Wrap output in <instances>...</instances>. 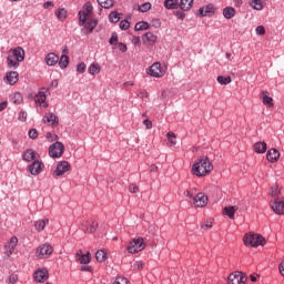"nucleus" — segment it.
Segmentation results:
<instances>
[{
    "label": "nucleus",
    "instance_id": "21",
    "mask_svg": "<svg viewBox=\"0 0 284 284\" xmlns=\"http://www.w3.org/2000/svg\"><path fill=\"white\" fill-rule=\"evenodd\" d=\"M281 158V153L276 149H271L266 153V159L270 161V163H276L278 159Z\"/></svg>",
    "mask_w": 284,
    "mask_h": 284
},
{
    "label": "nucleus",
    "instance_id": "7",
    "mask_svg": "<svg viewBox=\"0 0 284 284\" xmlns=\"http://www.w3.org/2000/svg\"><path fill=\"white\" fill-rule=\"evenodd\" d=\"M98 227L99 223L94 220H82L80 222V229L83 230L85 234H94Z\"/></svg>",
    "mask_w": 284,
    "mask_h": 284
},
{
    "label": "nucleus",
    "instance_id": "42",
    "mask_svg": "<svg viewBox=\"0 0 284 284\" xmlns=\"http://www.w3.org/2000/svg\"><path fill=\"white\" fill-rule=\"evenodd\" d=\"M270 194L273 199H280L278 196L281 195V189H278V186L275 185L271 189Z\"/></svg>",
    "mask_w": 284,
    "mask_h": 284
},
{
    "label": "nucleus",
    "instance_id": "63",
    "mask_svg": "<svg viewBox=\"0 0 284 284\" xmlns=\"http://www.w3.org/2000/svg\"><path fill=\"white\" fill-rule=\"evenodd\" d=\"M8 108V102H1L0 103V112H3Z\"/></svg>",
    "mask_w": 284,
    "mask_h": 284
},
{
    "label": "nucleus",
    "instance_id": "24",
    "mask_svg": "<svg viewBox=\"0 0 284 284\" xmlns=\"http://www.w3.org/2000/svg\"><path fill=\"white\" fill-rule=\"evenodd\" d=\"M17 243H19V239H17V236L11 237L9 245L7 246V256L13 254Z\"/></svg>",
    "mask_w": 284,
    "mask_h": 284
},
{
    "label": "nucleus",
    "instance_id": "4",
    "mask_svg": "<svg viewBox=\"0 0 284 284\" xmlns=\"http://www.w3.org/2000/svg\"><path fill=\"white\" fill-rule=\"evenodd\" d=\"M244 245H251L252 247H258V245H265V237L256 233H247L244 235Z\"/></svg>",
    "mask_w": 284,
    "mask_h": 284
},
{
    "label": "nucleus",
    "instance_id": "51",
    "mask_svg": "<svg viewBox=\"0 0 284 284\" xmlns=\"http://www.w3.org/2000/svg\"><path fill=\"white\" fill-rule=\"evenodd\" d=\"M47 139L48 141L52 142V141H59V135L57 134H52V133H47Z\"/></svg>",
    "mask_w": 284,
    "mask_h": 284
},
{
    "label": "nucleus",
    "instance_id": "18",
    "mask_svg": "<svg viewBox=\"0 0 284 284\" xmlns=\"http://www.w3.org/2000/svg\"><path fill=\"white\" fill-rule=\"evenodd\" d=\"M43 123H45L47 125H53L57 126L59 125V118H57V115H54V113H47L43 116Z\"/></svg>",
    "mask_w": 284,
    "mask_h": 284
},
{
    "label": "nucleus",
    "instance_id": "39",
    "mask_svg": "<svg viewBox=\"0 0 284 284\" xmlns=\"http://www.w3.org/2000/svg\"><path fill=\"white\" fill-rule=\"evenodd\" d=\"M109 20L111 23H119L121 21V13L113 11L109 14Z\"/></svg>",
    "mask_w": 284,
    "mask_h": 284
},
{
    "label": "nucleus",
    "instance_id": "44",
    "mask_svg": "<svg viewBox=\"0 0 284 284\" xmlns=\"http://www.w3.org/2000/svg\"><path fill=\"white\" fill-rule=\"evenodd\" d=\"M150 10H152V3L150 2H144L139 7V12H148Z\"/></svg>",
    "mask_w": 284,
    "mask_h": 284
},
{
    "label": "nucleus",
    "instance_id": "3",
    "mask_svg": "<svg viewBox=\"0 0 284 284\" xmlns=\"http://www.w3.org/2000/svg\"><path fill=\"white\" fill-rule=\"evenodd\" d=\"M26 59V51L21 47H17L16 49L9 51L7 58L8 68H17L21 61Z\"/></svg>",
    "mask_w": 284,
    "mask_h": 284
},
{
    "label": "nucleus",
    "instance_id": "37",
    "mask_svg": "<svg viewBox=\"0 0 284 284\" xmlns=\"http://www.w3.org/2000/svg\"><path fill=\"white\" fill-rule=\"evenodd\" d=\"M105 258H108V254L105 253V251L100 250L95 253V260L98 261V263H103Z\"/></svg>",
    "mask_w": 284,
    "mask_h": 284
},
{
    "label": "nucleus",
    "instance_id": "46",
    "mask_svg": "<svg viewBox=\"0 0 284 284\" xmlns=\"http://www.w3.org/2000/svg\"><path fill=\"white\" fill-rule=\"evenodd\" d=\"M212 226H213L212 220H206L201 225L202 230H212Z\"/></svg>",
    "mask_w": 284,
    "mask_h": 284
},
{
    "label": "nucleus",
    "instance_id": "41",
    "mask_svg": "<svg viewBox=\"0 0 284 284\" xmlns=\"http://www.w3.org/2000/svg\"><path fill=\"white\" fill-rule=\"evenodd\" d=\"M166 136L169 139L171 148H174V145H176V134L174 132H169Z\"/></svg>",
    "mask_w": 284,
    "mask_h": 284
},
{
    "label": "nucleus",
    "instance_id": "25",
    "mask_svg": "<svg viewBox=\"0 0 284 284\" xmlns=\"http://www.w3.org/2000/svg\"><path fill=\"white\" fill-rule=\"evenodd\" d=\"M158 37L152 32H146L142 36L143 43H156Z\"/></svg>",
    "mask_w": 284,
    "mask_h": 284
},
{
    "label": "nucleus",
    "instance_id": "36",
    "mask_svg": "<svg viewBox=\"0 0 284 284\" xmlns=\"http://www.w3.org/2000/svg\"><path fill=\"white\" fill-rule=\"evenodd\" d=\"M59 61V65L60 68L64 69L68 68V65L70 64V57L62 54Z\"/></svg>",
    "mask_w": 284,
    "mask_h": 284
},
{
    "label": "nucleus",
    "instance_id": "48",
    "mask_svg": "<svg viewBox=\"0 0 284 284\" xmlns=\"http://www.w3.org/2000/svg\"><path fill=\"white\" fill-rule=\"evenodd\" d=\"M113 284H130V281L125 277H116V280L113 282Z\"/></svg>",
    "mask_w": 284,
    "mask_h": 284
},
{
    "label": "nucleus",
    "instance_id": "31",
    "mask_svg": "<svg viewBox=\"0 0 284 284\" xmlns=\"http://www.w3.org/2000/svg\"><path fill=\"white\" fill-rule=\"evenodd\" d=\"M89 74L97 77L101 72V65L99 63H92L88 69Z\"/></svg>",
    "mask_w": 284,
    "mask_h": 284
},
{
    "label": "nucleus",
    "instance_id": "53",
    "mask_svg": "<svg viewBox=\"0 0 284 284\" xmlns=\"http://www.w3.org/2000/svg\"><path fill=\"white\" fill-rule=\"evenodd\" d=\"M87 65L82 62L77 65V71L80 72V74H83L85 72Z\"/></svg>",
    "mask_w": 284,
    "mask_h": 284
},
{
    "label": "nucleus",
    "instance_id": "20",
    "mask_svg": "<svg viewBox=\"0 0 284 284\" xmlns=\"http://www.w3.org/2000/svg\"><path fill=\"white\" fill-rule=\"evenodd\" d=\"M22 159L23 161H27V163H30V161H37V159H39V153L34 152L32 149H29L23 153Z\"/></svg>",
    "mask_w": 284,
    "mask_h": 284
},
{
    "label": "nucleus",
    "instance_id": "57",
    "mask_svg": "<svg viewBox=\"0 0 284 284\" xmlns=\"http://www.w3.org/2000/svg\"><path fill=\"white\" fill-rule=\"evenodd\" d=\"M19 121H26L28 119V113L26 111H21L18 115Z\"/></svg>",
    "mask_w": 284,
    "mask_h": 284
},
{
    "label": "nucleus",
    "instance_id": "62",
    "mask_svg": "<svg viewBox=\"0 0 284 284\" xmlns=\"http://www.w3.org/2000/svg\"><path fill=\"white\" fill-rule=\"evenodd\" d=\"M278 270H280L281 276H284V260L281 262Z\"/></svg>",
    "mask_w": 284,
    "mask_h": 284
},
{
    "label": "nucleus",
    "instance_id": "52",
    "mask_svg": "<svg viewBox=\"0 0 284 284\" xmlns=\"http://www.w3.org/2000/svg\"><path fill=\"white\" fill-rule=\"evenodd\" d=\"M143 267H145V263H143V261H138L134 263V270H143Z\"/></svg>",
    "mask_w": 284,
    "mask_h": 284
},
{
    "label": "nucleus",
    "instance_id": "11",
    "mask_svg": "<svg viewBox=\"0 0 284 284\" xmlns=\"http://www.w3.org/2000/svg\"><path fill=\"white\" fill-rule=\"evenodd\" d=\"M48 92V90L45 89H41L38 94H36L34 97V103L37 105H40L41 108H48V95H45V93Z\"/></svg>",
    "mask_w": 284,
    "mask_h": 284
},
{
    "label": "nucleus",
    "instance_id": "47",
    "mask_svg": "<svg viewBox=\"0 0 284 284\" xmlns=\"http://www.w3.org/2000/svg\"><path fill=\"white\" fill-rule=\"evenodd\" d=\"M109 43L110 45H116V43H119V36L116 33H112Z\"/></svg>",
    "mask_w": 284,
    "mask_h": 284
},
{
    "label": "nucleus",
    "instance_id": "60",
    "mask_svg": "<svg viewBox=\"0 0 284 284\" xmlns=\"http://www.w3.org/2000/svg\"><path fill=\"white\" fill-rule=\"evenodd\" d=\"M132 43H133V45H141V38L133 37L132 38Z\"/></svg>",
    "mask_w": 284,
    "mask_h": 284
},
{
    "label": "nucleus",
    "instance_id": "26",
    "mask_svg": "<svg viewBox=\"0 0 284 284\" xmlns=\"http://www.w3.org/2000/svg\"><path fill=\"white\" fill-rule=\"evenodd\" d=\"M47 65H57L59 63V55L55 53H48L45 57Z\"/></svg>",
    "mask_w": 284,
    "mask_h": 284
},
{
    "label": "nucleus",
    "instance_id": "35",
    "mask_svg": "<svg viewBox=\"0 0 284 284\" xmlns=\"http://www.w3.org/2000/svg\"><path fill=\"white\" fill-rule=\"evenodd\" d=\"M11 101L14 105H21V103H23V95L20 92H17L11 98Z\"/></svg>",
    "mask_w": 284,
    "mask_h": 284
},
{
    "label": "nucleus",
    "instance_id": "10",
    "mask_svg": "<svg viewBox=\"0 0 284 284\" xmlns=\"http://www.w3.org/2000/svg\"><path fill=\"white\" fill-rule=\"evenodd\" d=\"M216 12V7L214 4L210 3L202 8H200L196 12L197 17H212Z\"/></svg>",
    "mask_w": 284,
    "mask_h": 284
},
{
    "label": "nucleus",
    "instance_id": "49",
    "mask_svg": "<svg viewBox=\"0 0 284 284\" xmlns=\"http://www.w3.org/2000/svg\"><path fill=\"white\" fill-rule=\"evenodd\" d=\"M130 28V22L128 20H122L120 22V29L121 30H128Z\"/></svg>",
    "mask_w": 284,
    "mask_h": 284
},
{
    "label": "nucleus",
    "instance_id": "45",
    "mask_svg": "<svg viewBox=\"0 0 284 284\" xmlns=\"http://www.w3.org/2000/svg\"><path fill=\"white\" fill-rule=\"evenodd\" d=\"M251 6L254 10H263V3H261V0H253Z\"/></svg>",
    "mask_w": 284,
    "mask_h": 284
},
{
    "label": "nucleus",
    "instance_id": "13",
    "mask_svg": "<svg viewBox=\"0 0 284 284\" xmlns=\"http://www.w3.org/2000/svg\"><path fill=\"white\" fill-rule=\"evenodd\" d=\"M271 207L275 214H284V197H277L271 201Z\"/></svg>",
    "mask_w": 284,
    "mask_h": 284
},
{
    "label": "nucleus",
    "instance_id": "8",
    "mask_svg": "<svg viewBox=\"0 0 284 284\" xmlns=\"http://www.w3.org/2000/svg\"><path fill=\"white\" fill-rule=\"evenodd\" d=\"M63 152H65V146L61 142H55L49 148V155L52 159H60V156H63Z\"/></svg>",
    "mask_w": 284,
    "mask_h": 284
},
{
    "label": "nucleus",
    "instance_id": "1",
    "mask_svg": "<svg viewBox=\"0 0 284 284\" xmlns=\"http://www.w3.org/2000/svg\"><path fill=\"white\" fill-rule=\"evenodd\" d=\"M94 7L92 3L87 2L82 10L79 11V26H83L84 30H88L90 33L94 32L99 21L94 19L93 14Z\"/></svg>",
    "mask_w": 284,
    "mask_h": 284
},
{
    "label": "nucleus",
    "instance_id": "33",
    "mask_svg": "<svg viewBox=\"0 0 284 284\" xmlns=\"http://www.w3.org/2000/svg\"><path fill=\"white\" fill-rule=\"evenodd\" d=\"M192 3H194V0H181L180 1V8L184 12H187V10L192 9Z\"/></svg>",
    "mask_w": 284,
    "mask_h": 284
},
{
    "label": "nucleus",
    "instance_id": "29",
    "mask_svg": "<svg viewBox=\"0 0 284 284\" xmlns=\"http://www.w3.org/2000/svg\"><path fill=\"white\" fill-rule=\"evenodd\" d=\"M237 210H239V207H236V206H226L223 210V214L225 216H229V219H234V214H236Z\"/></svg>",
    "mask_w": 284,
    "mask_h": 284
},
{
    "label": "nucleus",
    "instance_id": "56",
    "mask_svg": "<svg viewBox=\"0 0 284 284\" xmlns=\"http://www.w3.org/2000/svg\"><path fill=\"white\" fill-rule=\"evenodd\" d=\"M37 136H39V133L37 132L36 129L29 130V138L30 139H37Z\"/></svg>",
    "mask_w": 284,
    "mask_h": 284
},
{
    "label": "nucleus",
    "instance_id": "32",
    "mask_svg": "<svg viewBox=\"0 0 284 284\" xmlns=\"http://www.w3.org/2000/svg\"><path fill=\"white\" fill-rule=\"evenodd\" d=\"M164 8L166 10H176L179 8V0H165Z\"/></svg>",
    "mask_w": 284,
    "mask_h": 284
},
{
    "label": "nucleus",
    "instance_id": "28",
    "mask_svg": "<svg viewBox=\"0 0 284 284\" xmlns=\"http://www.w3.org/2000/svg\"><path fill=\"white\" fill-rule=\"evenodd\" d=\"M50 223V220L45 219V220H38L34 223V229L37 230V232H43V230H45V225Z\"/></svg>",
    "mask_w": 284,
    "mask_h": 284
},
{
    "label": "nucleus",
    "instance_id": "14",
    "mask_svg": "<svg viewBox=\"0 0 284 284\" xmlns=\"http://www.w3.org/2000/svg\"><path fill=\"white\" fill-rule=\"evenodd\" d=\"M43 168H44L43 162L39 160H34V162L29 165V172L30 174H32V176H37L41 174V172H43Z\"/></svg>",
    "mask_w": 284,
    "mask_h": 284
},
{
    "label": "nucleus",
    "instance_id": "17",
    "mask_svg": "<svg viewBox=\"0 0 284 284\" xmlns=\"http://www.w3.org/2000/svg\"><path fill=\"white\" fill-rule=\"evenodd\" d=\"M48 270L45 268H39L34 272L33 277L37 283H43L44 281H48Z\"/></svg>",
    "mask_w": 284,
    "mask_h": 284
},
{
    "label": "nucleus",
    "instance_id": "6",
    "mask_svg": "<svg viewBox=\"0 0 284 284\" xmlns=\"http://www.w3.org/2000/svg\"><path fill=\"white\" fill-rule=\"evenodd\" d=\"M52 252H54V248H52V245L44 243L40 246H38L36 251L37 258H50L52 256Z\"/></svg>",
    "mask_w": 284,
    "mask_h": 284
},
{
    "label": "nucleus",
    "instance_id": "16",
    "mask_svg": "<svg viewBox=\"0 0 284 284\" xmlns=\"http://www.w3.org/2000/svg\"><path fill=\"white\" fill-rule=\"evenodd\" d=\"M150 77H154L155 79H161L163 77V70H161V62L153 63L149 69Z\"/></svg>",
    "mask_w": 284,
    "mask_h": 284
},
{
    "label": "nucleus",
    "instance_id": "43",
    "mask_svg": "<svg viewBox=\"0 0 284 284\" xmlns=\"http://www.w3.org/2000/svg\"><path fill=\"white\" fill-rule=\"evenodd\" d=\"M55 17L59 20L65 19L68 17V11L65 9H59L58 11H55Z\"/></svg>",
    "mask_w": 284,
    "mask_h": 284
},
{
    "label": "nucleus",
    "instance_id": "59",
    "mask_svg": "<svg viewBox=\"0 0 284 284\" xmlns=\"http://www.w3.org/2000/svg\"><path fill=\"white\" fill-rule=\"evenodd\" d=\"M143 125H145L146 130H152V121L150 120H144Z\"/></svg>",
    "mask_w": 284,
    "mask_h": 284
},
{
    "label": "nucleus",
    "instance_id": "34",
    "mask_svg": "<svg viewBox=\"0 0 284 284\" xmlns=\"http://www.w3.org/2000/svg\"><path fill=\"white\" fill-rule=\"evenodd\" d=\"M217 83H220V85H230V83H232V77H230V75H227V77L219 75L217 77Z\"/></svg>",
    "mask_w": 284,
    "mask_h": 284
},
{
    "label": "nucleus",
    "instance_id": "30",
    "mask_svg": "<svg viewBox=\"0 0 284 284\" xmlns=\"http://www.w3.org/2000/svg\"><path fill=\"white\" fill-rule=\"evenodd\" d=\"M235 14H236V10L232 7H226L223 10V17L225 19H233V17H235Z\"/></svg>",
    "mask_w": 284,
    "mask_h": 284
},
{
    "label": "nucleus",
    "instance_id": "22",
    "mask_svg": "<svg viewBox=\"0 0 284 284\" xmlns=\"http://www.w3.org/2000/svg\"><path fill=\"white\" fill-rule=\"evenodd\" d=\"M260 97L264 105H268V108H274V99L270 97V93L267 91H262Z\"/></svg>",
    "mask_w": 284,
    "mask_h": 284
},
{
    "label": "nucleus",
    "instance_id": "19",
    "mask_svg": "<svg viewBox=\"0 0 284 284\" xmlns=\"http://www.w3.org/2000/svg\"><path fill=\"white\" fill-rule=\"evenodd\" d=\"M4 81L9 83V85H14L19 81V72L10 71L6 74Z\"/></svg>",
    "mask_w": 284,
    "mask_h": 284
},
{
    "label": "nucleus",
    "instance_id": "58",
    "mask_svg": "<svg viewBox=\"0 0 284 284\" xmlns=\"http://www.w3.org/2000/svg\"><path fill=\"white\" fill-rule=\"evenodd\" d=\"M118 49L120 50V52H128V45H125V43H118Z\"/></svg>",
    "mask_w": 284,
    "mask_h": 284
},
{
    "label": "nucleus",
    "instance_id": "2",
    "mask_svg": "<svg viewBox=\"0 0 284 284\" xmlns=\"http://www.w3.org/2000/svg\"><path fill=\"white\" fill-rule=\"evenodd\" d=\"M212 170H214V165L207 156H201L197 162H195L192 166V174L194 176H210L212 174Z\"/></svg>",
    "mask_w": 284,
    "mask_h": 284
},
{
    "label": "nucleus",
    "instance_id": "61",
    "mask_svg": "<svg viewBox=\"0 0 284 284\" xmlns=\"http://www.w3.org/2000/svg\"><path fill=\"white\" fill-rule=\"evenodd\" d=\"M9 281L11 284H14L19 281V277L17 275H10Z\"/></svg>",
    "mask_w": 284,
    "mask_h": 284
},
{
    "label": "nucleus",
    "instance_id": "55",
    "mask_svg": "<svg viewBox=\"0 0 284 284\" xmlns=\"http://www.w3.org/2000/svg\"><path fill=\"white\" fill-rule=\"evenodd\" d=\"M138 97L140 99H148V97H150V93H148V91H145V90H140Z\"/></svg>",
    "mask_w": 284,
    "mask_h": 284
},
{
    "label": "nucleus",
    "instance_id": "23",
    "mask_svg": "<svg viewBox=\"0 0 284 284\" xmlns=\"http://www.w3.org/2000/svg\"><path fill=\"white\" fill-rule=\"evenodd\" d=\"M253 150H254V152H256V154H265V152H267V143L256 142L253 145Z\"/></svg>",
    "mask_w": 284,
    "mask_h": 284
},
{
    "label": "nucleus",
    "instance_id": "38",
    "mask_svg": "<svg viewBox=\"0 0 284 284\" xmlns=\"http://www.w3.org/2000/svg\"><path fill=\"white\" fill-rule=\"evenodd\" d=\"M97 2L99 3V6H101V8H112L114 6V0H97Z\"/></svg>",
    "mask_w": 284,
    "mask_h": 284
},
{
    "label": "nucleus",
    "instance_id": "64",
    "mask_svg": "<svg viewBox=\"0 0 284 284\" xmlns=\"http://www.w3.org/2000/svg\"><path fill=\"white\" fill-rule=\"evenodd\" d=\"M184 196H187V199H194V195L190 191H185Z\"/></svg>",
    "mask_w": 284,
    "mask_h": 284
},
{
    "label": "nucleus",
    "instance_id": "9",
    "mask_svg": "<svg viewBox=\"0 0 284 284\" xmlns=\"http://www.w3.org/2000/svg\"><path fill=\"white\" fill-rule=\"evenodd\" d=\"M247 281V276H245L242 272H234L229 275L227 283L229 284H245Z\"/></svg>",
    "mask_w": 284,
    "mask_h": 284
},
{
    "label": "nucleus",
    "instance_id": "12",
    "mask_svg": "<svg viewBox=\"0 0 284 284\" xmlns=\"http://www.w3.org/2000/svg\"><path fill=\"white\" fill-rule=\"evenodd\" d=\"M70 170H72L70 162L61 161L58 163L57 169L53 174H54V176H63V174H65V172H70Z\"/></svg>",
    "mask_w": 284,
    "mask_h": 284
},
{
    "label": "nucleus",
    "instance_id": "15",
    "mask_svg": "<svg viewBox=\"0 0 284 284\" xmlns=\"http://www.w3.org/2000/svg\"><path fill=\"white\" fill-rule=\"evenodd\" d=\"M194 207H205L207 205V195L205 193H197L195 197H193Z\"/></svg>",
    "mask_w": 284,
    "mask_h": 284
},
{
    "label": "nucleus",
    "instance_id": "27",
    "mask_svg": "<svg viewBox=\"0 0 284 284\" xmlns=\"http://www.w3.org/2000/svg\"><path fill=\"white\" fill-rule=\"evenodd\" d=\"M77 258L81 265H88V263H90V253L82 254V252L79 251V253H77Z\"/></svg>",
    "mask_w": 284,
    "mask_h": 284
},
{
    "label": "nucleus",
    "instance_id": "50",
    "mask_svg": "<svg viewBox=\"0 0 284 284\" xmlns=\"http://www.w3.org/2000/svg\"><path fill=\"white\" fill-rule=\"evenodd\" d=\"M129 192H131V194H136L139 192V185L130 184Z\"/></svg>",
    "mask_w": 284,
    "mask_h": 284
},
{
    "label": "nucleus",
    "instance_id": "5",
    "mask_svg": "<svg viewBox=\"0 0 284 284\" xmlns=\"http://www.w3.org/2000/svg\"><path fill=\"white\" fill-rule=\"evenodd\" d=\"M145 247V240L143 237L133 239L129 242L126 246V251L129 254H139V252H143Z\"/></svg>",
    "mask_w": 284,
    "mask_h": 284
},
{
    "label": "nucleus",
    "instance_id": "40",
    "mask_svg": "<svg viewBox=\"0 0 284 284\" xmlns=\"http://www.w3.org/2000/svg\"><path fill=\"white\" fill-rule=\"evenodd\" d=\"M141 30H150V23L142 21V22H138L135 24V31H141Z\"/></svg>",
    "mask_w": 284,
    "mask_h": 284
},
{
    "label": "nucleus",
    "instance_id": "54",
    "mask_svg": "<svg viewBox=\"0 0 284 284\" xmlns=\"http://www.w3.org/2000/svg\"><path fill=\"white\" fill-rule=\"evenodd\" d=\"M255 32H256V34H258V36L265 34V27H263V26L256 27Z\"/></svg>",
    "mask_w": 284,
    "mask_h": 284
}]
</instances>
